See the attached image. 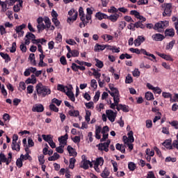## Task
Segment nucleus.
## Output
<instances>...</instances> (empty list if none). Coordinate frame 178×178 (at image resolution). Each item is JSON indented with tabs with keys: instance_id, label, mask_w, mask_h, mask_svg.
I'll use <instances>...</instances> for the list:
<instances>
[{
	"instance_id": "obj_32",
	"label": "nucleus",
	"mask_w": 178,
	"mask_h": 178,
	"mask_svg": "<svg viewBox=\"0 0 178 178\" xmlns=\"http://www.w3.org/2000/svg\"><path fill=\"white\" fill-rule=\"evenodd\" d=\"M23 29H26V24H22L20 26H16L15 31L17 34H19V33L23 31Z\"/></svg>"
},
{
	"instance_id": "obj_3",
	"label": "nucleus",
	"mask_w": 178,
	"mask_h": 178,
	"mask_svg": "<svg viewBox=\"0 0 178 178\" xmlns=\"http://www.w3.org/2000/svg\"><path fill=\"white\" fill-rule=\"evenodd\" d=\"M169 26V21H160L154 24V30L158 31V33H163L165 29Z\"/></svg>"
},
{
	"instance_id": "obj_23",
	"label": "nucleus",
	"mask_w": 178,
	"mask_h": 178,
	"mask_svg": "<svg viewBox=\"0 0 178 178\" xmlns=\"http://www.w3.org/2000/svg\"><path fill=\"white\" fill-rule=\"evenodd\" d=\"M0 56L3 59H5L6 63H8V62H10V56L8 54H5L3 52L0 53Z\"/></svg>"
},
{
	"instance_id": "obj_44",
	"label": "nucleus",
	"mask_w": 178,
	"mask_h": 178,
	"mask_svg": "<svg viewBox=\"0 0 178 178\" xmlns=\"http://www.w3.org/2000/svg\"><path fill=\"white\" fill-rule=\"evenodd\" d=\"M74 163H76V159L71 158L70 159V165H69L70 169H74Z\"/></svg>"
},
{
	"instance_id": "obj_12",
	"label": "nucleus",
	"mask_w": 178,
	"mask_h": 178,
	"mask_svg": "<svg viewBox=\"0 0 178 178\" xmlns=\"http://www.w3.org/2000/svg\"><path fill=\"white\" fill-rule=\"evenodd\" d=\"M88 165H90V166L92 165L91 161L84 159L81 162V168H82V169H85V170H87V169H88L89 168Z\"/></svg>"
},
{
	"instance_id": "obj_60",
	"label": "nucleus",
	"mask_w": 178,
	"mask_h": 178,
	"mask_svg": "<svg viewBox=\"0 0 178 178\" xmlns=\"http://www.w3.org/2000/svg\"><path fill=\"white\" fill-rule=\"evenodd\" d=\"M146 155H148L149 156H154L155 155V152L154 150H152L150 149H147L146 151Z\"/></svg>"
},
{
	"instance_id": "obj_48",
	"label": "nucleus",
	"mask_w": 178,
	"mask_h": 178,
	"mask_svg": "<svg viewBox=\"0 0 178 178\" xmlns=\"http://www.w3.org/2000/svg\"><path fill=\"white\" fill-rule=\"evenodd\" d=\"M26 38H27L28 40H34L35 39V35H34L33 33H32L31 32H28L26 35Z\"/></svg>"
},
{
	"instance_id": "obj_55",
	"label": "nucleus",
	"mask_w": 178,
	"mask_h": 178,
	"mask_svg": "<svg viewBox=\"0 0 178 178\" xmlns=\"http://www.w3.org/2000/svg\"><path fill=\"white\" fill-rule=\"evenodd\" d=\"M102 38H104V40H106V41H112V40H113V36L108 35V34H105L102 35Z\"/></svg>"
},
{
	"instance_id": "obj_41",
	"label": "nucleus",
	"mask_w": 178,
	"mask_h": 178,
	"mask_svg": "<svg viewBox=\"0 0 178 178\" xmlns=\"http://www.w3.org/2000/svg\"><path fill=\"white\" fill-rule=\"evenodd\" d=\"M95 66H97V67H99V69H102L104 67V63L102 61L99 60L97 58H95Z\"/></svg>"
},
{
	"instance_id": "obj_61",
	"label": "nucleus",
	"mask_w": 178,
	"mask_h": 178,
	"mask_svg": "<svg viewBox=\"0 0 178 178\" xmlns=\"http://www.w3.org/2000/svg\"><path fill=\"white\" fill-rule=\"evenodd\" d=\"M16 165L17 168H22V166H23V159H22V158H19L17 160Z\"/></svg>"
},
{
	"instance_id": "obj_24",
	"label": "nucleus",
	"mask_w": 178,
	"mask_h": 178,
	"mask_svg": "<svg viewBox=\"0 0 178 178\" xmlns=\"http://www.w3.org/2000/svg\"><path fill=\"white\" fill-rule=\"evenodd\" d=\"M44 22L45 23L46 29L49 30V29H51V19H49V17H45Z\"/></svg>"
},
{
	"instance_id": "obj_57",
	"label": "nucleus",
	"mask_w": 178,
	"mask_h": 178,
	"mask_svg": "<svg viewBox=\"0 0 178 178\" xmlns=\"http://www.w3.org/2000/svg\"><path fill=\"white\" fill-rule=\"evenodd\" d=\"M63 148H65V145H60L56 148V152H58V154H63L64 152Z\"/></svg>"
},
{
	"instance_id": "obj_9",
	"label": "nucleus",
	"mask_w": 178,
	"mask_h": 178,
	"mask_svg": "<svg viewBox=\"0 0 178 178\" xmlns=\"http://www.w3.org/2000/svg\"><path fill=\"white\" fill-rule=\"evenodd\" d=\"M154 41H163L165 40V36L161 33H155L152 36Z\"/></svg>"
},
{
	"instance_id": "obj_4",
	"label": "nucleus",
	"mask_w": 178,
	"mask_h": 178,
	"mask_svg": "<svg viewBox=\"0 0 178 178\" xmlns=\"http://www.w3.org/2000/svg\"><path fill=\"white\" fill-rule=\"evenodd\" d=\"M106 115L110 120V122H115V120L116 119V116L118 115V111L114 112L112 110H106Z\"/></svg>"
},
{
	"instance_id": "obj_15",
	"label": "nucleus",
	"mask_w": 178,
	"mask_h": 178,
	"mask_svg": "<svg viewBox=\"0 0 178 178\" xmlns=\"http://www.w3.org/2000/svg\"><path fill=\"white\" fill-rule=\"evenodd\" d=\"M165 37H175V29H167L165 31Z\"/></svg>"
},
{
	"instance_id": "obj_40",
	"label": "nucleus",
	"mask_w": 178,
	"mask_h": 178,
	"mask_svg": "<svg viewBox=\"0 0 178 178\" xmlns=\"http://www.w3.org/2000/svg\"><path fill=\"white\" fill-rule=\"evenodd\" d=\"M175 44H176V40H173L170 41L166 46V49H173V47H175Z\"/></svg>"
},
{
	"instance_id": "obj_59",
	"label": "nucleus",
	"mask_w": 178,
	"mask_h": 178,
	"mask_svg": "<svg viewBox=\"0 0 178 178\" xmlns=\"http://www.w3.org/2000/svg\"><path fill=\"white\" fill-rule=\"evenodd\" d=\"M90 86L92 88H97L98 87V83H97V80L92 79L90 81Z\"/></svg>"
},
{
	"instance_id": "obj_19",
	"label": "nucleus",
	"mask_w": 178,
	"mask_h": 178,
	"mask_svg": "<svg viewBox=\"0 0 178 178\" xmlns=\"http://www.w3.org/2000/svg\"><path fill=\"white\" fill-rule=\"evenodd\" d=\"M115 148L118 149V151H120L122 154H125L126 153V146L123 145H120V143H117L115 145Z\"/></svg>"
},
{
	"instance_id": "obj_10",
	"label": "nucleus",
	"mask_w": 178,
	"mask_h": 178,
	"mask_svg": "<svg viewBox=\"0 0 178 178\" xmlns=\"http://www.w3.org/2000/svg\"><path fill=\"white\" fill-rule=\"evenodd\" d=\"M158 56H160V58H162L163 59H165V60H169L170 62H173L174 59L172 56L170 55H167L165 54H161L159 52H156Z\"/></svg>"
},
{
	"instance_id": "obj_49",
	"label": "nucleus",
	"mask_w": 178,
	"mask_h": 178,
	"mask_svg": "<svg viewBox=\"0 0 178 178\" xmlns=\"http://www.w3.org/2000/svg\"><path fill=\"white\" fill-rule=\"evenodd\" d=\"M95 165H97V166L99 165H104V158L102 157L97 158L96 159Z\"/></svg>"
},
{
	"instance_id": "obj_11",
	"label": "nucleus",
	"mask_w": 178,
	"mask_h": 178,
	"mask_svg": "<svg viewBox=\"0 0 178 178\" xmlns=\"http://www.w3.org/2000/svg\"><path fill=\"white\" fill-rule=\"evenodd\" d=\"M67 138H69V135L65 134V136H63L60 138H58V141L60 144H63V145H67Z\"/></svg>"
},
{
	"instance_id": "obj_6",
	"label": "nucleus",
	"mask_w": 178,
	"mask_h": 178,
	"mask_svg": "<svg viewBox=\"0 0 178 178\" xmlns=\"http://www.w3.org/2000/svg\"><path fill=\"white\" fill-rule=\"evenodd\" d=\"M145 41V37L144 35H139L137 38L134 40V45L135 47H140L143 42Z\"/></svg>"
},
{
	"instance_id": "obj_64",
	"label": "nucleus",
	"mask_w": 178,
	"mask_h": 178,
	"mask_svg": "<svg viewBox=\"0 0 178 178\" xmlns=\"http://www.w3.org/2000/svg\"><path fill=\"white\" fill-rule=\"evenodd\" d=\"M111 163H112L113 167V171L114 172H118V162H116L113 160H111Z\"/></svg>"
},
{
	"instance_id": "obj_50",
	"label": "nucleus",
	"mask_w": 178,
	"mask_h": 178,
	"mask_svg": "<svg viewBox=\"0 0 178 178\" xmlns=\"http://www.w3.org/2000/svg\"><path fill=\"white\" fill-rule=\"evenodd\" d=\"M126 58V59H131V56H130V54H122L120 56V59H121L122 60H123V59H124Z\"/></svg>"
},
{
	"instance_id": "obj_20",
	"label": "nucleus",
	"mask_w": 178,
	"mask_h": 178,
	"mask_svg": "<svg viewBox=\"0 0 178 178\" xmlns=\"http://www.w3.org/2000/svg\"><path fill=\"white\" fill-rule=\"evenodd\" d=\"M67 92H65L66 95L70 98L72 102H74L76 101V97H74V93H73L69 88H67Z\"/></svg>"
},
{
	"instance_id": "obj_36",
	"label": "nucleus",
	"mask_w": 178,
	"mask_h": 178,
	"mask_svg": "<svg viewBox=\"0 0 178 178\" xmlns=\"http://www.w3.org/2000/svg\"><path fill=\"white\" fill-rule=\"evenodd\" d=\"M70 116H74L75 118H77V116H79L80 115V112L79 111H72L70 110L69 112H68Z\"/></svg>"
},
{
	"instance_id": "obj_42",
	"label": "nucleus",
	"mask_w": 178,
	"mask_h": 178,
	"mask_svg": "<svg viewBox=\"0 0 178 178\" xmlns=\"http://www.w3.org/2000/svg\"><path fill=\"white\" fill-rule=\"evenodd\" d=\"M91 116V111H90V110H86V115H85V120L86 122H90V120H91V119L90 118V117Z\"/></svg>"
},
{
	"instance_id": "obj_34",
	"label": "nucleus",
	"mask_w": 178,
	"mask_h": 178,
	"mask_svg": "<svg viewBox=\"0 0 178 178\" xmlns=\"http://www.w3.org/2000/svg\"><path fill=\"white\" fill-rule=\"evenodd\" d=\"M145 97L147 101H152V99H154V94L151 92H146Z\"/></svg>"
},
{
	"instance_id": "obj_13",
	"label": "nucleus",
	"mask_w": 178,
	"mask_h": 178,
	"mask_svg": "<svg viewBox=\"0 0 178 178\" xmlns=\"http://www.w3.org/2000/svg\"><path fill=\"white\" fill-rule=\"evenodd\" d=\"M117 111H122V112H129V106L123 105L122 104H120L118 107H116Z\"/></svg>"
},
{
	"instance_id": "obj_52",
	"label": "nucleus",
	"mask_w": 178,
	"mask_h": 178,
	"mask_svg": "<svg viewBox=\"0 0 178 178\" xmlns=\"http://www.w3.org/2000/svg\"><path fill=\"white\" fill-rule=\"evenodd\" d=\"M16 48H17V45L16 44V42H13L11 49H10V52L11 54H15L16 52Z\"/></svg>"
},
{
	"instance_id": "obj_16",
	"label": "nucleus",
	"mask_w": 178,
	"mask_h": 178,
	"mask_svg": "<svg viewBox=\"0 0 178 178\" xmlns=\"http://www.w3.org/2000/svg\"><path fill=\"white\" fill-rule=\"evenodd\" d=\"M67 150L70 154V156H77V152L74 150L72 146L68 145L67 147Z\"/></svg>"
},
{
	"instance_id": "obj_26",
	"label": "nucleus",
	"mask_w": 178,
	"mask_h": 178,
	"mask_svg": "<svg viewBox=\"0 0 178 178\" xmlns=\"http://www.w3.org/2000/svg\"><path fill=\"white\" fill-rule=\"evenodd\" d=\"M20 158L22 159V161H32L33 158H31V156L29 154V152H26V154H21Z\"/></svg>"
},
{
	"instance_id": "obj_8",
	"label": "nucleus",
	"mask_w": 178,
	"mask_h": 178,
	"mask_svg": "<svg viewBox=\"0 0 178 178\" xmlns=\"http://www.w3.org/2000/svg\"><path fill=\"white\" fill-rule=\"evenodd\" d=\"M32 112H44V106L42 104H35L32 107Z\"/></svg>"
},
{
	"instance_id": "obj_33",
	"label": "nucleus",
	"mask_w": 178,
	"mask_h": 178,
	"mask_svg": "<svg viewBox=\"0 0 178 178\" xmlns=\"http://www.w3.org/2000/svg\"><path fill=\"white\" fill-rule=\"evenodd\" d=\"M60 156L57 152H55L53 156L48 158V161H56L59 159Z\"/></svg>"
},
{
	"instance_id": "obj_63",
	"label": "nucleus",
	"mask_w": 178,
	"mask_h": 178,
	"mask_svg": "<svg viewBox=\"0 0 178 178\" xmlns=\"http://www.w3.org/2000/svg\"><path fill=\"white\" fill-rule=\"evenodd\" d=\"M169 124H170L172 127H175V129H178V121L177 120H174L172 122H170Z\"/></svg>"
},
{
	"instance_id": "obj_47",
	"label": "nucleus",
	"mask_w": 178,
	"mask_h": 178,
	"mask_svg": "<svg viewBox=\"0 0 178 178\" xmlns=\"http://www.w3.org/2000/svg\"><path fill=\"white\" fill-rule=\"evenodd\" d=\"M106 147L104 148L105 152H108L109 151V145H111V140L108 139L106 142L103 143Z\"/></svg>"
},
{
	"instance_id": "obj_5",
	"label": "nucleus",
	"mask_w": 178,
	"mask_h": 178,
	"mask_svg": "<svg viewBox=\"0 0 178 178\" xmlns=\"http://www.w3.org/2000/svg\"><path fill=\"white\" fill-rule=\"evenodd\" d=\"M130 15L134 16L136 19H139V20H142V22H145L147 19L144 17L143 15H140L138 11L134 10L130 11Z\"/></svg>"
},
{
	"instance_id": "obj_2",
	"label": "nucleus",
	"mask_w": 178,
	"mask_h": 178,
	"mask_svg": "<svg viewBox=\"0 0 178 178\" xmlns=\"http://www.w3.org/2000/svg\"><path fill=\"white\" fill-rule=\"evenodd\" d=\"M163 10V17H170L172 16V3H164L161 5Z\"/></svg>"
},
{
	"instance_id": "obj_7",
	"label": "nucleus",
	"mask_w": 178,
	"mask_h": 178,
	"mask_svg": "<svg viewBox=\"0 0 178 178\" xmlns=\"http://www.w3.org/2000/svg\"><path fill=\"white\" fill-rule=\"evenodd\" d=\"M162 145L167 148V149H173V143L172 144V139H167L163 143Z\"/></svg>"
},
{
	"instance_id": "obj_38",
	"label": "nucleus",
	"mask_w": 178,
	"mask_h": 178,
	"mask_svg": "<svg viewBox=\"0 0 178 178\" xmlns=\"http://www.w3.org/2000/svg\"><path fill=\"white\" fill-rule=\"evenodd\" d=\"M136 163H134V162H129L128 163V168L129 169V170H131V172H134V170H136Z\"/></svg>"
},
{
	"instance_id": "obj_28",
	"label": "nucleus",
	"mask_w": 178,
	"mask_h": 178,
	"mask_svg": "<svg viewBox=\"0 0 178 178\" xmlns=\"http://www.w3.org/2000/svg\"><path fill=\"white\" fill-rule=\"evenodd\" d=\"M140 51V54H143V55H146V56H150L153 59H156V57H155L154 54L148 53L145 49H141Z\"/></svg>"
},
{
	"instance_id": "obj_37",
	"label": "nucleus",
	"mask_w": 178,
	"mask_h": 178,
	"mask_svg": "<svg viewBox=\"0 0 178 178\" xmlns=\"http://www.w3.org/2000/svg\"><path fill=\"white\" fill-rule=\"evenodd\" d=\"M42 137L43 140L44 141H46V143H49V142L52 141V140H53L51 135L43 134V135H42Z\"/></svg>"
},
{
	"instance_id": "obj_18",
	"label": "nucleus",
	"mask_w": 178,
	"mask_h": 178,
	"mask_svg": "<svg viewBox=\"0 0 178 178\" xmlns=\"http://www.w3.org/2000/svg\"><path fill=\"white\" fill-rule=\"evenodd\" d=\"M106 91L110 94L111 97H115V95H119V90L117 88H111V90Z\"/></svg>"
},
{
	"instance_id": "obj_1",
	"label": "nucleus",
	"mask_w": 178,
	"mask_h": 178,
	"mask_svg": "<svg viewBox=\"0 0 178 178\" xmlns=\"http://www.w3.org/2000/svg\"><path fill=\"white\" fill-rule=\"evenodd\" d=\"M35 90L38 97H40V98H45L47 95H51V89L41 83L36 85Z\"/></svg>"
},
{
	"instance_id": "obj_21",
	"label": "nucleus",
	"mask_w": 178,
	"mask_h": 178,
	"mask_svg": "<svg viewBox=\"0 0 178 178\" xmlns=\"http://www.w3.org/2000/svg\"><path fill=\"white\" fill-rule=\"evenodd\" d=\"M91 70L93 71L92 75L94 76L95 79H99V78L101 77V73H99V72H101V70H96L95 68H91Z\"/></svg>"
},
{
	"instance_id": "obj_43",
	"label": "nucleus",
	"mask_w": 178,
	"mask_h": 178,
	"mask_svg": "<svg viewBox=\"0 0 178 178\" xmlns=\"http://www.w3.org/2000/svg\"><path fill=\"white\" fill-rule=\"evenodd\" d=\"M132 82H133V77H131V74H129L126 76L125 83L126 84H131Z\"/></svg>"
},
{
	"instance_id": "obj_62",
	"label": "nucleus",
	"mask_w": 178,
	"mask_h": 178,
	"mask_svg": "<svg viewBox=\"0 0 178 178\" xmlns=\"http://www.w3.org/2000/svg\"><path fill=\"white\" fill-rule=\"evenodd\" d=\"M57 90L58 91H61V92H66V90H65V86L62 84H58L57 86Z\"/></svg>"
},
{
	"instance_id": "obj_29",
	"label": "nucleus",
	"mask_w": 178,
	"mask_h": 178,
	"mask_svg": "<svg viewBox=\"0 0 178 178\" xmlns=\"http://www.w3.org/2000/svg\"><path fill=\"white\" fill-rule=\"evenodd\" d=\"M37 29L38 30V33H42L44 30H47V26L44 23L38 24V25H37Z\"/></svg>"
},
{
	"instance_id": "obj_45",
	"label": "nucleus",
	"mask_w": 178,
	"mask_h": 178,
	"mask_svg": "<svg viewBox=\"0 0 178 178\" xmlns=\"http://www.w3.org/2000/svg\"><path fill=\"white\" fill-rule=\"evenodd\" d=\"M120 95H115V96H113L114 104H116V105H120L119 102H120Z\"/></svg>"
},
{
	"instance_id": "obj_30",
	"label": "nucleus",
	"mask_w": 178,
	"mask_h": 178,
	"mask_svg": "<svg viewBox=\"0 0 178 178\" xmlns=\"http://www.w3.org/2000/svg\"><path fill=\"white\" fill-rule=\"evenodd\" d=\"M134 27H136V29H142L144 30V29H145V25L143 24V22L138 21L134 24Z\"/></svg>"
},
{
	"instance_id": "obj_14",
	"label": "nucleus",
	"mask_w": 178,
	"mask_h": 178,
	"mask_svg": "<svg viewBox=\"0 0 178 178\" xmlns=\"http://www.w3.org/2000/svg\"><path fill=\"white\" fill-rule=\"evenodd\" d=\"M119 17H120V15H119V14H113L111 15L110 16L107 15V19L108 20H111V22H113V23L118 22V19H119Z\"/></svg>"
},
{
	"instance_id": "obj_27",
	"label": "nucleus",
	"mask_w": 178,
	"mask_h": 178,
	"mask_svg": "<svg viewBox=\"0 0 178 178\" xmlns=\"http://www.w3.org/2000/svg\"><path fill=\"white\" fill-rule=\"evenodd\" d=\"M140 51V54H143V55H146V56H150L153 59H156V57H155L154 54L148 53L145 49H141Z\"/></svg>"
},
{
	"instance_id": "obj_39",
	"label": "nucleus",
	"mask_w": 178,
	"mask_h": 178,
	"mask_svg": "<svg viewBox=\"0 0 178 178\" xmlns=\"http://www.w3.org/2000/svg\"><path fill=\"white\" fill-rule=\"evenodd\" d=\"M80 19L82 22L79 24V27L80 29H83V27H86V25L88 23V22L86 21V18H84V17H81Z\"/></svg>"
},
{
	"instance_id": "obj_17",
	"label": "nucleus",
	"mask_w": 178,
	"mask_h": 178,
	"mask_svg": "<svg viewBox=\"0 0 178 178\" xmlns=\"http://www.w3.org/2000/svg\"><path fill=\"white\" fill-rule=\"evenodd\" d=\"M105 48H106V44H96L95 46V49L94 51L95 52H99V51H104V49H105Z\"/></svg>"
},
{
	"instance_id": "obj_54",
	"label": "nucleus",
	"mask_w": 178,
	"mask_h": 178,
	"mask_svg": "<svg viewBox=\"0 0 178 178\" xmlns=\"http://www.w3.org/2000/svg\"><path fill=\"white\" fill-rule=\"evenodd\" d=\"M52 104H56L57 106H60V104H62V100H59L56 98H54L51 100Z\"/></svg>"
},
{
	"instance_id": "obj_25",
	"label": "nucleus",
	"mask_w": 178,
	"mask_h": 178,
	"mask_svg": "<svg viewBox=\"0 0 178 178\" xmlns=\"http://www.w3.org/2000/svg\"><path fill=\"white\" fill-rule=\"evenodd\" d=\"M96 17H97L99 20H102V19H107L108 15L101 12H98L96 13Z\"/></svg>"
},
{
	"instance_id": "obj_22",
	"label": "nucleus",
	"mask_w": 178,
	"mask_h": 178,
	"mask_svg": "<svg viewBox=\"0 0 178 178\" xmlns=\"http://www.w3.org/2000/svg\"><path fill=\"white\" fill-rule=\"evenodd\" d=\"M19 140V136L17 134H14L13 136V142H12V149H16V143Z\"/></svg>"
},
{
	"instance_id": "obj_46",
	"label": "nucleus",
	"mask_w": 178,
	"mask_h": 178,
	"mask_svg": "<svg viewBox=\"0 0 178 178\" xmlns=\"http://www.w3.org/2000/svg\"><path fill=\"white\" fill-rule=\"evenodd\" d=\"M71 56H72L73 58H77V56H79L80 55V52L79 51V50H76V49H73L71 52Z\"/></svg>"
},
{
	"instance_id": "obj_58",
	"label": "nucleus",
	"mask_w": 178,
	"mask_h": 178,
	"mask_svg": "<svg viewBox=\"0 0 178 178\" xmlns=\"http://www.w3.org/2000/svg\"><path fill=\"white\" fill-rule=\"evenodd\" d=\"M99 151H105L106 146L104 143H99L96 145Z\"/></svg>"
},
{
	"instance_id": "obj_51",
	"label": "nucleus",
	"mask_w": 178,
	"mask_h": 178,
	"mask_svg": "<svg viewBox=\"0 0 178 178\" xmlns=\"http://www.w3.org/2000/svg\"><path fill=\"white\" fill-rule=\"evenodd\" d=\"M49 109L53 112H59V108L54 104L49 105Z\"/></svg>"
},
{
	"instance_id": "obj_56",
	"label": "nucleus",
	"mask_w": 178,
	"mask_h": 178,
	"mask_svg": "<svg viewBox=\"0 0 178 178\" xmlns=\"http://www.w3.org/2000/svg\"><path fill=\"white\" fill-rule=\"evenodd\" d=\"M133 131H130L127 134L128 138L130 140V143H134V136H133Z\"/></svg>"
},
{
	"instance_id": "obj_31",
	"label": "nucleus",
	"mask_w": 178,
	"mask_h": 178,
	"mask_svg": "<svg viewBox=\"0 0 178 178\" xmlns=\"http://www.w3.org/2000/svg\"><path fill=\"white\" fill-rule=\"evenodd\" d=\"M77 16H79V13H76L72 17H68L67 18V23H70L72 22H76V20H77Z\"/></svg>"
},
{
	"instance_id": "obj_53",
	"label": "nucleus",
	"mask_w": 178,
	"mask_h": 178,
	"mask_svg": "<svg viewBox=\"0 0 178 178\" xmlns=\"http://www.w3.org/2000/svg\"><path fill=\"white\" fill-rule=\"evenodd\" d=\"M45 156L44 155H40L38 156V161L40 165H44L45 163Z\"/></svg>"
},
{
	"instance_id": "obj_35",
	"label": "nucleus",
	"mask_w": 178,
	"mask_h": 178,
	"mask_svg": "<svg viewBox=\"0 0 178 178\" xmlns=\"http://www.w3.org/2000/svg\"><path fill=\"white\" fill-rule=\"evenodd\" d=\"M111 175V172H109V170L108 168H105L104 171L102 172L101 176L103 178H106Z\"/></svg>"
}]
</instances>
